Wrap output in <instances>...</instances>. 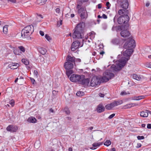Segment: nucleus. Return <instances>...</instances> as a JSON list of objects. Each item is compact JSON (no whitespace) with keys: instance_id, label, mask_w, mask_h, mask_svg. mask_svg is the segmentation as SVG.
I'll return each instance as SVG.
<instances>
[{"instance_id":"obj_40","label":"nucleus","mask_w":151,"mask_h":151,"mask_svg":"<svg viewBox=\"0 0 151 151\" xmlns=\"http://www.w3.org/2000/svg\"><path fill=\"white\" fill-rule=\"evenodd\" d=\"M137 138L138 140H141L144 139L145 137L143 136H138L137 137Z\"/></svg>"},{"instance_id":"obj_62","label":"nucleus","mask_w":151,"mask_h":151,"mask_svg":"<svg viewBox=\"0 0 151 151\" xmlns=\"http://www.w3.org/2000/svg\"><path fill=\"white\" fill-rule=\"evenodd\" d=\"M69 151H73L71 147H69L68 149Z\"/></svg>"},{"instance_id":"obj_34","label":"nucleus","mask_w":151,"mask_h":151,"mask_svg":"<svg viewBox=\"0 0 151 151\" xmlns=\"http://www.w3.org/2000/svg\"><path fill=\"white\" fill-rule=\"evenodd\" d=\"M18 48L19 49L23 52H24L25 51V48L23 46H19L18 47Z\"/></svg>"},{"instance_id":"obj_19","label":"nucleus","mask_w":151,"mask_h":151,"mask_svg":"<svg viewBox=\"0 0 151 151\" xmlns=\"http://www.w3.org/2000/svg\"><path fill=\"white\" fill-rule=\"evenodd\" d=\"M144 96H133L131 98V99L134 100H139L140 99H143Z\"/></svg>"},{"instance_id":"obj_10","label":"nucleus","mask_w":151,"mask_h":151,"mask_svg":"<svg viewBox=\"0 0 151 151\" xmlns=\"http://www.w3.org/2000/svg\"><path fill=\"white\" fill-rule=\"evenodd\" d=\"M118 3H119L121 7L124 9H126L128 6L129 4L127 0H117Z\"/></svg>"},{"instance_id":"obj_50","label":"nucleus","mask_w":151,"mask_h":151,"mask_svg":"<svg viewBox=\"0 0 151 151\" xmlns=\"http://www.w3.org/2000/svg\"><path fill=\"white\" fill-rule=\"evenodd\" d=\"M8 1L12 2V3H15L16 2V0H8Z\"/></svg>"},{"instance_id":"obj_9","label":"nucleus","mask_w":151,"mask_h":151,"mask_svg":"<svg viewBox=\"0 0 151 151\" xmlns=\"http://www.w3.org/2000/svg\"><path fill=\"white\" fill-rule=\"evenodd\" d=\"M90 80L88 78H85V76L81 75V78L79 84L83 85L85 87L88 86L89 84Z\"/></svg>"},{"instance_id":"obj_52","label":"nucleus","mask_w":151,"mask_h":151,"mask_svg":"<svg viewBox=\"0 0 151 151\" xmlns=\"http://www.w3.org/2000/svg\"><path fill=\"white\" fill-rule=\"evenodd\" d=\"M141 144L140 143H138L137 144V146H136V147L137 148H139L141 147Z\"/></svg>"},{"instance_id":"obj_28","label":"nucleus","mask_w":151,"mask_h":151,"mask_svg":"<svg viewBox=\"0 0 151 151\" xmlns=\"http://www.w3.org/2000/svg\"><path fill=\"white\" fill-rule=\"evenodd\" d=\"M8 25H6L3 27V32L4 34H6L8 32Z\"/></svg>"},{"instance_id":"obj_30","label":"nucleus","mask_w":151,"mask_h":151,"mask_svg":"<svg viewBox=\"0 0 151 151\" xmlns=\"http://www.w3.org/2000/svg\"><path fill=\"white\" fill-rule=\"evenodd\" d=\"M111 144V141L109 140H106V142L104 143V145L107 146H109Z\"/></svg>"},{"instance_id":"obj_64","label":"nucleus","mask_w":151,"mask_h":151,"mask_svg":"<svg viewBox=\"0 0 151 151\" xmlns=\"http://www.w3.org/2000/svg\"><path fill=\"white\" fill-rule=\"evenodd\" d=\"M111 151H116V149L115 148H113L111 149Z\"/></svg>"},{"instance_id":"obj_47","label":"nucleus","mask_w":151,"mask_h":151,"mask_svg":"<svg viewBox=\"0 0 151 151\" xmlns=\"http://www.w3.org/2000/svg\"><path fill=\"white\" fill-rule=\"evenodd\" d=\"M148 68H151V63H147L146 64Z\"/></svg>"},{"instance_id":"obj_51","label":"nucleus","mask_w":151,"mask_h":151,"mask_svg":"<svg viewBox=\"0 0 151 151\" xmlns=\"http://www.w3.org/2000/svg\"><path fill=\"white\" fill-rule=\"evenodd\" d=\"M99 95L100 97H103L104 96V94L101 93H99Z\"/></svg>"},{"instance_id":"obj_56","label":"nucleus","mask_w":151,"mask_h":151,"mask_svg":"<svg viewBox=\"0 0 151 151\" xmlns=\"http://www.w3.org/2000/svg\"><path fill=\"white\" fill-rule=\"evenodd\" d=\"M49 111L50 112H52V113H54V110L52 108H50L49 109Z\"/></svg>"},{"instance_id":"obj_22","label":"nucleus","mask_w":151,"mask_h":151,"mask_svg":"<svg viewBox=\"0 0 151 151\" xmlns=\"http://www.w3.org/2000/svg\"><path fill=\"white\" fill-rule=\"evenodd\" d=\"M80 17L82 19H85L87 18L88 17V14L86 11L83 12L80 14Z\"/></svg>"},{"instance_id":"obj_61","label":"nucleus","mask_w":151,"mask_h":151,"mask_svg":"<svg viewBox=\"0 0 151 151\" xmlns=\"http://www.w3.org/2000/svg\"><path fill=\"white\" fill-rule=\"evenodd\" d=\"M74 16H75V15L73 14H72L70 15V17L72 18L74 17Z\"/></svg>"},{"instance_id":"obj_18","label":"nucleus","mask_w":151,"mask_h":151,"mask_svg":"<svg viewBox=\"0 0 151 151\" xmlns=\"http://www.w3.org/2000/svg\"><path fill=\"white\" fill-rule=\"evenodd\" d=\"M137 105H138L137 104H126V105L124 106V107H123V108L125 109H127L129 108L132 106H137Z\"/></svg>"},{"instance_id":"obj_53","label":"nucleus","mask_w":151,"mask_h":151,"mask_svg":"<svg viewBox=\"0 0 151 151\" xmlns=\"http://www.w3.org/2000/svg\"><path fill=\"white\" fill-rule=\"evenodd\" d=\"M147 127L148 129H151V124H147Z\"/></svg>"},{"instance_id":"obj_39","label":"nucleus","mask_w":151,"mask_h":151,"mask_svg":"<svg viewBox=\"0 0 151 151\" xmlns=\"http://www.w3.org/2000/svg\"><path fill=\"white\" fill-rule=\"evenodd\" d=\"M34 76L36 78L38 77V73L37 71L36 70H35L34 71Z\"/></svg>"},{"instance_id":"obj_11","label":"nucleus","mask_w":151,"mask_h":151,"mask_svg":"<svg viewBox=\"0 0 151 151\" xmlns=\"http://www.w3.org/2000/svg\"><path fill=\"white\" fill-rule=\"evenodd\" d=\"M82 45H81L80 42L78 41H76L74 42L72 44L71 50L72 51H74L76 49L79 47H81Z\"/></svg>"},{"instance_id":"obj_2","label":"nucleus","mask_w":151,"mask_h":151,"mask_svg":"<svg viewBox=\"0 0 151 151\" xmlns=\"http://www.w3.org/2000/svg\"><path fill=\"white\" fill-rule=\"evenodd\" d=\"M114 76V74L109 70H107L103 73L102 77L94 76L90 81V85L92 87H96L101 82H106Z\"/></svg>"},{"instance_id":"obj_16","label":"nucleus","mask_w":151,"mask_h":151,"mask_svg":"<svg viewBox=\"0 0 151 151\" xmlns=\"http://www.w3.org/2000/svg\"><path fill=\"white\" fill-rule=\"evenodd\" d=\"M19 66V64L18 63H12L9 65L8 67L12 69H17Z\"/></svg>"},{"instance_id":"obj_6","label":"nucleus","mask_w":151,"mask_h":151,"mask_svg":"<svg viewBox=\"0 0 151 151\" xmlns=\"http://www.w3.org/2000/svg\"><path fill=\"white\" fill-rule=\"evenodd\" d=\"M123 102V101L122 100L114 101L113 102L106 105L105 106V108L108 110H111L114 107L122 104Z\"/></svg>"},{"instance_id":"obj_27","label":"nucleus","mask_w":151,"mask_h":151,"mask_svg":"<svg viewBox=\"0 0 151 151\" xmlns=\"http://www.w3.org/2000/svg\"><path fill=\"white\" fill-rule=\"evenodd\" d=\"M112 42L114 45H118L119 43V40L118 39H114L112 40Z\"/></svg>"},{"instance_id":"obj_46","label":"nucleus","mask_w":151,"mask_h":151,"mask_svg":"<svg viewBox=\"0 0 151 151\" xmlns=\"http://www.w3.org/2000/svg\"><path fill=\"white\" fill-rule=\"evenodd\" d=\"M46 151H55V150L52 148H48Z\"/></svg>"},{"instance_id":"obj_15","label":"nucleus","mask_w":151,"mask_h":151,"mask_svg":"<svg viewBox=\"0 0 151 151\" xmlns=\"http://www.w3.org/2000/svg\"><path fill=\"white\" fill-rule=\"evenodd\" d=\"M121 36L123 37H126L129 36L130 33L129 31L127 30H122L121 32Z\"/></svg>"},{"instance_id":"obj_44","label":"nucleus","mask_w":151,"mask_h":151,"mask_svg":"<svg viewBox=\"0 0 151 151\" xmlns=\"http://www.w3.org/2000/svg\"><path fill=\"white\" fill-rule=\"evenodd\" d=\"M115 115V114H111V115H110L108 117V118L109 119H112L113 117Z\"/></svg>"},{"instance_id":"obj_25","label":"nucleus","mask_w":151,"mask_h":151,"mask_svg":"<svg viewBox=\"0 0 151 151\" xmlns=\"http://www.w3.org/2000/svg\"><path fill=\"white\" fill-rule=\"evenodd\" d=\"M38 51L41 54L43 55L45 54L46 52V50L44 48H39Z\"/></svg>"},{"instance_id":"obj_36","label":"nucleus","mask_w":151,"mask_h":151,"mask_svg":"<svg viewBox=\"0 0 151 151\" xmlns=\"http://www.w3.org/2000/svg\"><path fill=\"white\" fill-rule=\"evenodd\" d=\"M130 94V93L128 92H126V91H123L121 92L120 93V95L122 96H124V95H126L127 94Z\"/></svg>"},{"instance_id":"obj_35","label":"nucleus","mask_w":151,"mask_h":151,"mask_svg":"<svg viewBox=\"0 0 151 151\" xmlns=\"http://www.w3.org/2000/svg\"><path fill=\"white\" fill-rule=\"evenodd\" d=\"M64 111L67 114H69L70 113V111L69 109L68 108H65L64 109Z\"/></svg>"},{"instance_id":"obj_14","label":"nucleus","mask_w":151,"mask_h":151,"mask_svg":"<svg viewBox=\"0 0 151 151\" xmlns=\"http://www.w3.org/2000/svg\"><path fill=\"white\" fill-rule=\"evenodd\" d=\"M118 14L119 15L123 16L127 15V10L126 9H121L119 10L118 11Z\"/></svg>"},{"instance_id":"obj_13","label":"nucleus","mask_w":151,"mask_h":151,"mask_svg":"<svg viewBox=\"0 0 151 151\" xmlns=\"http://www.w3.org/2000/svg\"><path fill=\"white\" fill-rule=\"evenodd\" d=\"M18 128L17 126L10 125L6 128V130L11 132H15L18 129Z\"/></svg>"},{"instance_id":"obj_31","label":"nucleus","mask_w":151,"mask_h":151,"mask_svg":"<svg viewBox=\"0 0 151 151\" xmlns=\"http://www.w3.org/2000/svg\"><path fill=\"white\" fill-rule=\"evenodd\" d=\"M95 33L93 32H91L90 35V37L91 39L92 40L94 39V38L95 37Z\"/></svg>"},{"instance_id":"obj_21","label":"nucleus","mask_w":151,"mask_h":151,"mask_svg":"<svg viewBox=\"0 0 151 151\" xmlns=\"http://www.w3.org/2000/svg\"><path fill=\"white\" fill-rule=\"evenodd\" d=\"M148 110H146L145 111H142L140 112V115L141 117H146L148 116Z\"/></svg>"},{"instance_id":"obj_59","label":"nucleus","mask_w":151,"mask_h":151,"mask_svg":"<svg viewBox=\"0 0 151 151\" xmlns=\"http://www.w3.org/2000/svg\"><path fill=\"white\" fill-rule=\"evenodd\" d=\"M81 2H86L88 1V0H80Z\"/></svg>"},{"instance_id":"obj_41","label":"nucleus","mask_w":151,"mask_h":151,"mask_svg":"<svg viewBox=\"0 0 151 151\" xmlns=\"http://www.w3.org/2000/svg\"><path fill=\"white\" fill-rule=\"evenodd\" d=\"M14 53L16 55H19L20 54L19 51L18 50H16L14 51Z\"/></svg>"},{"instance_id":"obj_32","label":"nucleus","mask_w":151,"mask_h":151,"mask_svg":"<svg viewBox=\"0 0 151 151\" xmlns=\"http://www.w3.org/2000/svg\"><path fill=\"white\" fill-rule=\"evenodd\" d=\"M76 94L78 96H82L84 95V93L83 91H79L76 93Z\"/></svg>"},{"instance_id":"obj_49","label":"nucleus","mask_w":151,"mask_h":151,"mask_svg":"<svg viewBox=\"0 0 151 151\" xmlns=\"http://www.w3.org/2000/svg\"><path fill=\"white\" fill-rule=\"evenodd\" d=\"M102 18L104 19H106L107 18V17L105 14H103L102 15Z\"/></svg>"},{"instance_id":"obj_57","label":"nucleus","mask_w":151,"mask_h":151,"mask_svg":"<svg viewBox=\"0 0 151 151\" xmlns=\"http://www.w3.org/2000/svg\"><path fill=\"white\" fill-rule=\"evenodd\" d=\"M150 4V3H149V2H147L146 3V6L147 7H148L149 6Z\"/></svg>"},{"instance_id":"obj_63","label":"nucleus","mask_w":151,"mask_h":151,"mask_svg":"<svg viewBox=\"0 0 151 151\" xmlns=\"http://www.w3.org/2000/svg\"><path fill=\"white\" fill-rule=\"evenodd\" d=\"M104 53V52L103 51L100 52V54L101 55H103Z\"/></svg>"},{"instance_id":"obj_48","label":"nucleus","mask_w":151,"mask_h":151,"mask_svg":"<svg viewBox=\"0 0 151 151\" xmlns=\"http://www.w3.org/2000/svg\"><path fill=\"white\" fill-rule=\"evenodd\" d=\"M40 34L42 36H43L44 35V32L42 31H40Z\"/></svg>"},{"instance_id":"obj_7","label":"nucleus","mask_w":151,"mask_h":151,"mask_svg":"<svg viewBox=\"0 0 151 151\" xmlns=\"http://www.w3.org/2000/svg\"><path fill=\"white\" fill-rule=\"evenodd\" d=\"M129 20V17L128 15L121 16L118 18L117 22L119 24H122L127 23Z\"/></svg>"},{"instance_id":"obj_38","label":"nucleus","mask_w":151,"mask_h":151,"mask_svg":"<svg viewBox=\"0 0 151 151\" xmlns=\"http://www.w3.org/2000/svg\"><path fill=\"white\" fill-rule=\"evenodd\" d=\"M45 37L46 39L48 41H50L51 40L50 37L48 34H46Z\"/></svg>"},{"instance_id":"obj_45","label":"nucleus","mask_w":151,"mask_h":151,"mask_svg":"<svg viewBox=\"0 0 151 151\" xmlns=\"http://www.w3.org/2000/svg\"><path fill=\"white\" fill-rule=\"evenodd\" d=\"M30 79L31 81V82L33 84H34L35 82V80L34 78H30Z\"/></svg>"},{"instance_id":"obj_4","label":"nucleus","mask_w":151,"mask_h":151,"mask_svg":"<svg viewBox=\"0 0 151 151\" xmlns=\"http://www.w3.org/2000/svg\"><path fill=\"white\" fill-rule=\"evenodd\" d=\"M75 58L72 57L70 55H68L66 58V62L64 64V68L67 70L73 68L74 66V64L75 63Z\"/></svg>"},{"instance_id":"obj_8","label":"nucleus","mask_w":151,"mask_h":151,"mask_svg":"<svg viewBox=\"0 0 151 151\" xmlns=\"http://www.w3.org/2000/svg\"><path fill=\"white\" fill-rule=\"evenodd\" d=\"M81 78V75L73 74L70 77V79L72 82H77L79 84Z\"/></svg>"},{"instance_id":"obj_55","label":"nucleus","mask_w":151,"mask_h":151,"mask_svg":"<svg viewBox=\"0 0 151 151\" xmlns=\"http://www.w3.org/2000/svg\"><path fill=\"white\" fill-rule=\"evenodd\" d=\"M102 7V5L101 4H99L98 5V8L99 9H101Z\"/></svg>"},{"instance_id":"obj_26","label":"nucleus","mask_w":151,"mask_h":151,"mask_svg":"<svg viewBox=\"0 0 151 151\" xmlns=\"http://www.w3.org/2000/svg\"><path fill=\"white\" fill-rule=\"evenodd\" d=\"M132 77L133 78L137 81H140L141 79V77L139 76H138L136 74H133Z\"/></svg>"},{"instance_id":"obj_20","label":"nucleus","mask_w":151,"mask_h":151,"mask_svg":"<svg viewBox=\"0 0 151 151\" xmlns=\"http://www.w3.org/2000/svg\"><path fill=\"white\" fill-rule=\"evenodd\" d=\"M101 144L102 143H101L100 142L94 143L92 145L93 147H91V149L92 150L95 149L97 147L100 146Z\"/></svg>"},{"instance_id":"obj_3","label":"nucleus","mask_w":151,"mask_h":151,"mask_svg":"<svg viewBox=\"0 0 151 151\" xmlns=\"http://www.w3.org/2000/svg\"><path fill=\"white\" fill-rule=\"evenodd\" d=\"M85 23L83 22L78 24L74 29V31L72 35L73 38H82L83 35V32L85 27Z\"/></svg>"},{"instance_id":"obj_17","label":"nucleus","mask_w":151,"mask_h":151,"mask_svg":"<svg viewBox=\"0 0 151 151\" xmlns=\"http://www.w3.org/2000/svg\"><path fill=\"white\" fill-rule=\"evenodd\" d=\"M104 107L102 104H100L98 106L97 109V111L99 113H101L104 111Z\"/></svg>"},{"instance_id":"obj_58","label":"nucleus","mask_w":151,"mask_h":151,"mask_svg":"<svg viewBox=\"0 0 151 151\" xmlns=\"http://www.w3.org/2000/svg\"><path fill=\"white\" fill-rule=\"evenodd\" d=\"M81 61V60L80 59H77L76 60V62H80Z\"/></svg>"},{"instance_id":"obj_54","label":"nucleus","mask_w":151,"mask_h":151,"mask_svg":"<svg viewBox=\"0 0 151 151\" xmlns=\"http://www.w3.org/2000/svg\"><path fill=\"white\" fill-rule=\"evenodd\" d=\"M56 12L57 13H59L60 12V9L58 8H57L56 9Z\"/></svg>"},{"instance_id":"obj_37","label":"nucleus","mask_w":151,"mask_h":151,"mask_svg":"<svg viewBox=\"0 0 151 151\" xmlns=\"http://www.w3.org/2000/svg\"><path fill=\"white\" fill-rule=\"evenodd\" d=\"M14 101L12 99L9 101V103L11 105L12 107H13L14 106Z\"/></svg>"},{"instance_id":"obj_1","label":"nucleus","mask_w":151,"mask_h":151,"mask_svg":"<svg viewBox=\"0 0 151 151\" xmlns=\"http://www.w3.org/2000/svg\"><path fill=\"white\" fill-rule=\"evenodd\" d=\"M135 47V42L134 40L131 39L126 42L124 45V48L129 49L126 50L123 52V55L124 56L116 61V65H113L111 67V68L116 71L120 70L124 67L133 52L132 48Z\"/></svg>"},{"instance_id":"obj_42","label":"nucleus","mask_w":151,"mask_h":151,"mask_svg":"<svg viewBox=\"0 0 151 151\" xmlns=\"http://www.w3.org/2000/svg\"><path fill=\"white\" fill-rule=\"evenodd\" d=\"M106 6H107V9H109L110 6V4L109 2H107L106 3Z\"/></svg>"},{"instance_id":"obj_5","label":"nucleus","mask_w":151,"mask_h":151,"mask_svg":"<svg viewBox=\"0 0 151 151\" xmlns=\"http://www.w3.org/2000/svg\"><path fill=\"white\" fill-rule=\"evenodd\" d=\"M34 28L32 25H28L21 32V36L25 38L28 37L33 32Z\"/></svg>"},{"instance_id":"obj_24","label":"nucleus","mask_w":151,"mask_h":151,"mask_svg":"<svg viewBox=\"0 0 151 151\" xmlns=\"http://www.w3.org/2000/svg\"><path fill=\"white\" fill-rule=\"evenodd\" d=\"M47 1V0H37L36 3L37 4L41 6L44 4Z\"/></svg>"},{"instance_id":"obj_60","label":"nucleus","mask_w":151,"mask_h":151,"mask_svg":"<svg viewBox=\"0 0 151 151\" xmlns=\"http://www.w3.org/2000/svg\"><path fill=\"white\" fill-rule=\"evenodd\" d=\"M92 55L95 56L96 54V52H93L92 53Z\"/></svg>"},{"instance_id":"obj_43","label":"nucleus","mask_w":151,"mask_h":151,"mask_svg":"<svg viewBox=\"0 0 151 151\" xmlns=\"http://www.w3.org/2000/svg\"><path fill=\"white\" fill-rule=\"evenodd\" d=\"M37 18L38 19H42L43 18V17L42 15L40 14H37Z\"/></svg>"},{"instance_id":"obj_29","label":"nucleus","mask_w":151,"mask_h":151,"mask_svg":"<svg viewBox=\"0 0 151 151\" xmlns=\"http://www.w3.org/2000/svg\"><path fill=\"white\" fill-rule=\"evenodd\" d=\"M22 61L23 63L26 65H28L29 63V61L27 59H22Z\"/></svg>"},{"instance_id":"obj_12","label":"nucleus","mask_w":151,"mask_h":151,"mask_svg":"<svg viewBox=\"0 0 151 151\" xmlns=\"http://www.w3.org/2000/svg\"><path fill=\"white\" fill-rule=\"evenodd\" d=\"M76 9H77L78 13L79 14L86 11L85 8L83 7L82 4H81L77 5Z\"/></svg>"},{"instance_id":"obj_33","label":"nucleus","mask_w":151,"mask_h":151,"mask_svg":"<svg viewBox=\"0 0 151 151\" xmlns=\"http://www.w3.org/2000/svg\"><path fill=\"white\" fill-rule=\"evenodd\" d=\"M72 73L73 71L71 70H67L66 72V75L68 77H69L70 75L72 74Z\"/></svg>"},{"instance_id":"obj_23","label":"nucleus","mask_w":151,"mask_h":151,"mask_svg":"<svg viewBox=\"0 0 151 151\" xmlns=\"http://www.w3.org/2000/svg\"><path fill=\"white\" fill-rule=\"evenodd\" d=\"M27 121L30 123H35L37 122V120L35 117H31L28 119Z\"/></svg>"}]
</instances>
